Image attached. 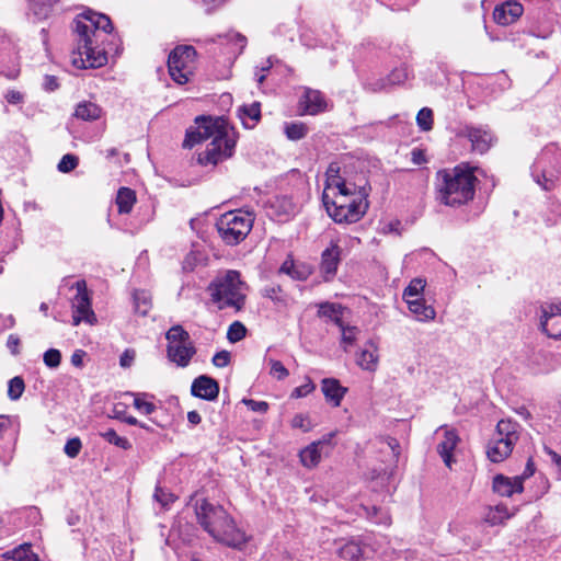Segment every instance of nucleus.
Returning a JSON list of instances; mask_svg holds the SVG:
<instances>
[{"label": "nucleus", "instance_id": "nucleus-55", "mask_svg": "<svg viewBox=\"0 0 561 561\" xmlns=\"http://www.w3.org/2000/svg\"><path fill=\"white\" fill-rule=\"evenodd\" d=\"M433 127V112L428 107H423V130H431Z\"/></svg>", "mask_w": 561, "mask_h": 561}, {"label": "nucleus", "instance_id": "nucleus-43", "mask_svg": "<svg viewBox=\"0 0 561 561\" xmlns=\"http://www.w3.org/2000/svg\"><path fill=\"white\" fill-rule=\"evenodd\" d=\"M43 360L49 368H57L61 362V354L56 348H49L44 353Z\"/></svg>", "mask_w": 561, "mask_h": 561}, {"label": "nucleus", "instance_id": "nucleus-24", "mask_svg": "<svg viewBox=\"0 0 561 561\" xmlns=\"http://www.w3.org/2000/svg\"><path fill=\"white\" fill-rule=\"evenodd\" d=\"M238 115L244 127L253 128L261 118V105L259 102L243 105L239 108Z\"/></svg>", "mask_w": 561, "mask_h": 561}, {"label": "nucleus", "instance_id": "nucleus-16", "mask_svg": "<svg viewBox=\"0 0 561 561\" xmlns=\"http://www.w3.org/2000/svg\"><path fill=\"white\" fill-rule=\"evenodd\" d=\"M191 391L195 397L211 401L218 397L219 385L215 379L203 375L194 379Z\"/></svg>", "mask_w": 561, "mask_h": 561}, {"label": "nucleus", "instance_id": "nucleus-13", "mask_svg": "<svg viewBox=\"0 0 561 561\" xmlns=\"http://www.w3.org/2000/svg\"><path fill=\"white\" fill-rule=\"evenodd\" d=\"M167 353L171 362L180 367H186L195 355L196 350L190 339L188 341L168 344Z\"/></svg>", "mask_w": 561, "mask_h": 561}, {"label": "nucleus", "instance_id": "nucleus-63", "mask_svg": "<svg viewBox=\"0 0 561 561\" xmlns=\"http://www.w3.org/2000/svg\"><path fill=\"white\" fill-rule=\"evenodd\" d=\"M335 434V432L325 434L321 439L317 440L316 443H319V447L322 449L323 446L331 445Z\"/></svg>", "mask_w": 561, "mask_h": 561}, {"label": "nucleus", "instance_id": "nucleus-23", "mask_svg": "<svg viewBox=\"0 0 561 561\" xmlns=\"http://www.w3.org/2000/svg\"><path fill=\"white\" fill-rule=\"evenodd\" d=\"M403 300L412 313L421 311V278H414L403 293Z\"/></svg>", "mask_w": 561, "mask_h": 561}, {"label": "nucleus", "instance_id": "nucleus-59", "mask_svg": "<svg viewBox=\"0 0 561 561\" xmlns=\"http://www.w3.org/2000/svg\"><path fill=\"white\" fill-rule=\"evenodd\" d=\"M44 88L47 91H54L58 88L57 79L54 76H46L44 79Z\"/></svg>", "mask_w": 561, "mask_h": 561}, {"label": "nucleus", "instance_id": "nucleus-42", "mask_svg": "<svg viewBox=\"0 0 561 561\" xmlns=\"http://www.w3.org/2000/svg\"><path fill=\"white\" fill-rule=\"evenodd\" d=\"M79 159L77 156L67 153L59 161L57 169L61 173H68L77 168Z\"/></svg>", "mask_w": 561, "mask_h": 561}, {"label": "nucleus", "instance_id": "nucleus-53", "mask_svg": "<svg viewBox=\"0 0 561 561\" xmlns=\"http://www.w3.org/2000/svg\"><path fill=\"white\" fill-rule=\"evenodd\" d=\"M536 182L546 191H551L556 187V181L547 178L546 174L537 176Z\"/></svg>", "mask_w": 561, "mask_h": 561}, {"label": "nucleus", "instance_id": "nucleus-26", "mask_svg": "<svg viewBox=\"0 0 561 561\" xmlns=\"http://www.w3.org/2000/svg\"><path fill=\"white\" fill-rule=\"evenodd\" d=\"M103 114L102 108L92 102L79 103L75 111V116L82 121H96Z\"/></svg>", "mask_w": 561, "mask_h": 561}, {"label": "nucleus", "instance_id": "nucleus-31", "mask_svg": "<svg viewBox=\"0 0 561 561\" xmlns=\"http://www.w3.org/2000/svg\"><path fill=\"white\" fill-rule=\"evenodd\" d=\"M308 133V127L301 122L288 123L285 125V134L289 140H300Z\"/></svg>", "mask_w": 561, "mask_h": 561}, {"label": "nucleus", "instance_id": "nucleus-61", "mask_svg": "<svg viewBox=\"0 0 561 561\" xmlns=\"http://www.w3.org/2000/svg\"><path fill=\"white\" fill-rule=\"evenodd\" d=\"M134 360V353L125 351L121 356L119 363L122 367H129Z\"/></svg>", "mask_w": 561, "mask_h": 561}, {"label": "nucleus", "instance_id": "nucleus-27", "mask_svg": "<svg viewBox=\"0 0 561 561\" xmlns=\"http://www.w3.org/2000/svg\"><path fill=\"white\" fill-rule=\"evenodd\" d=\"M136 203V194L128 187H121L116 196V205L119 214H129Z\"/></svg>", "mask_w": 561, "mask_h": 561}, {"label": "nucleus", "instance_id": "nucleus-56", "mask_svg": "<svg viewBox=\"0 0 561 561\" xmlns=\"http://www.w3.org/2000/svg\"><path fill=\"white\" fill-rule=\"evenodd\" d=\"M383 444L386 445L387 449L390 450V453L392 454V457L393 458H397L398 455H399V443L397 442V439L394 438H387Z\"/></svg>", "mask_w": 561, "mask_h": 561}, {"label": "nucleus", "instance_id": "nucleus-8", "mask_svg": "<svg viewBox=\"0 0 561 561\" xmlns=\"http://www.w3.org/2000/svg\"><path fill=\"white\" fill-rule=\"evenodd\" d=\"M254 218L252 214L232 210L221 215L216 228L221 240L228 245L239 244L250 233Z\"/></svg>", "mask_w": 561, "mask_h": 561}, {"label": "nucleus", "instance_id": "nucleus-20", "mask_svg": "<svg viewBox=\"0 0 561 561\" xmlns=\"http://www.w3.org/2000/svg\"><path fill=\"white\" fill-rule=\"evenodd\" d=\"M378 347L373 341H369L365 348L357 355L356 364L364 370L375 371L378 367Z\"/></svg>", "mask_w": 561, "mask_h": 561}, {"label": "nucleus", "instance_id": "nucleus-37", "mask_svg": "<svg viewBox=\"0 0 561 561\" xmlns=\"http://www.w3.org/2000/svg\"><path fill=\"white\" fill-rule=\"evenodd\" d=\"M512 517V514L508 512L505 505H497L492 508L488 515V520L492 525L501 524L504 520Z\"/></svg>", "mask_w": 561, "mask_h": 561}, {"label": "nucleus", "instance_id": "nucleus-36", "mask_svg": "<svg viewBox=\"0 0 561 561\" xmlns=\"http://www.w3.org/2000/svg\"><path fill=\"white\" fill-rule=\"evenodd\" d=\"M165 339L168 340V344H174L178 342L188 341L190 334L182 325L176 324L169 329L165 334Z\"/></svg>", "mask_w": 561, "mask_h": 561}, {"label": "nucleus", "instance_id": "nucleus-46", "mask_svg": "<svg viewBox=\"0 0 561 561\" xmlns=\"http://www.w3.org/2000/svg\"><path fill=\"white\" fill-rule=\"evenodd\" d=\"M291 426L294 428H300L304 432H309L313 424L307 414H296L291 420Z\"/></svg>", "mask_w": 561, "mask_h": 561}, {"label": "nucleus", "instance_id": "nucleus-40", "mask_svg": "<svg viewBox=\"0 0 561 561\" xmlns=\"http://www.w3.org/2000/svg\"><path fill=\"white\" fill-rule=\"evenodd\" d=\"M268 366H270V375L277 379V380H284L289 376L288 369L283 365L282 362L277 359H268Z\"/></svg>", "mask_w": 561, "mask_h": 561}, {"label": "nucleus", "instance_id": "nucleus-64", "mask_svg": "<svg viewBox=\"0 0 561 561\" xmlns=\"http://www.w3.org/2000/svg\"><path fill=\"white\" fill-rule=\"evenodd\" d=\"M187 421L191 425H197L201 423L202 417L197 411H190L187 413Z\"/></svg>", "mask_w": 561, "mask_h": 561}, {"label": "nucleus", "instance_id": "nucleus-29", "mask_svg": "<svg viewBox=\"0 0 561 561\" xmlns=\"http://www.w3.org/2000/svg\"><path fill=\"white\" fill-rule=\"evenodd\" d=\"M134 400V407L141 413L149 415L156 411V405L148 401L149 394L146 392L129 393Z\"/></svg>", "mask_w": 561, "mask_h": 561}, {"label": "nucleus", "instance_id": "nucleus-47", "mask_svg": "<svg viewBox=\"0 0 561 561\" xmlns=\"http://www.w3.org/2000/svg\"><path fill=\"white\" fill-rule=\"evenodd\" d=\"M408 79V71L405 68L394 69L388 77L389 87L403 83Z\"/></svg>", "mask_w": 561, "mask_h": 561}, {"label": "nucleus", "instance_id": "nucleus-11", "mask_svg": "<svg viewBox=\"0 0 561 561\" xmlns=\"http://www.w3.org/2000/svg\"><path fill=\"white\" fill-rule=\"evenodd\" d=\"M437 435L442 434L440 440L437 444V453L440 456L443 462L448 469H453V466L457 462L454 451L460 443V437L456 430L448 426H442L436 432Z\"/></svg>", "mask_w": 561, "mask_h": 561}, {"label": "nucleus", "instance_id": "nucleus-54", "mask_svg": "<svg viewBox=\"0 0 561 561\" xmlns=\"http://www.w3.org/2000/svg\"><path fill=\"white\" fill-rule=\"evenodd\" d=\"M20 337L15 334H11L8 337L7 346L11 351L13 355H18L20 353L19 346H20Z\"/></svg>", "mask_w": 561, "mask_h": 561}, {"label": "nucleus", "instance_id": "nucleus-48", "mask_svg": "<svg viewBox=\"0 0 561 561\" xmlns=\"http://www.w3.org/2000/svg\"><path fill=\"white\" fill-rule=\"evenodd\" d=\"M314 388H316L314 383L308 378L304 385L296 387L293 390L290 397L296 398V399L306 397L310 392H312L314 390Z\"/></svg>", "mask_w": 561, "mask_h": 561}, {"label": "nucleus", "instance_id": "nucleus-34", "mask_svg": "<svg viewBox=\"0 0 561 561\" xmlns=\"http://www.w3.org/2000/svg\"><path fill=\"white\" fill-rule=\"evenodd\" d=\"M101 436L110 444H113L122 449L127 450L131 448L129 440L126 437L117 435V433L112 428L101 433Z\"/></svg>", "mask_w": 561, "mask_h": 561}, {"label": "nucleus", "instance_id": "nucleus-7", "mask_svg": "<svg viewBox=\"0 0 561 561\" xmlns=\"http://www.w3.org/2000/svg\"><path fill=\"white\" fill-rule=\"evenodd\" d=\"M519 439V424L510 419L497 422L493 437L486 445V457L499 463L508 458Z\"/></svg>", "mask_w": 561, "mask_h": 561}, {"label": "nucleus", "instance_id": "nucleus-15", "mask_svg": "<svg viewBox=\"0 0 561 561\" xmlns=\"http://www.w3.org/2000/svg\"><path fill=\"white\" fill-rule=\"evenodd\" d=\"M492 488L496 494L510 497L515 493H522L524 491L523 478L496 474L493 478Z\"/></svg>", "mask_w": 561, "mask_h": 561}, {"label": "nucleus", "instance_id": "nucleus-4", "mask_svg": "<svg viewBox=\"0 0 561 561\" xmlns=\"http://www.w3.org/2000/svg\"><path fill=\"white\" fill-rule=\"evenodd\" d=\"M195 514L201 526L217 541L240 548L248 541L247 535L236 527L225 508L207 500L197 501Z\"/></svg>", "mask_w": 561, "mask_h": 561}, {"label": "nucleus", "instance_id": "nucleus-1", "mask_svg": "<svg viewBox=\"0 0 561 561\" xmlns=\"http://www.w3.org/2000/svg\"><path fill=\"white\" fill-rule=\"evenodd\" d=\"M368 181L346 179L340 174L336 163H331L327 171V181L322 202L328 215L337 224L358 221L368 209Z\"/></svg>", "mask_w": 561, "mask_h": 561}, {"label": "nucleus", "instance_id": "nucleus-28", "mask_svg": "<svg viewBox=\"0 0 561 561\" xmlns=\"http://www.w3.org/2000/svg\"><path fill=\"white\" fill-rule=\"evenodd\" d=\"M135 312L145 317L152 307L151 295L146 290H135L133 294Z\"/></svg>", "mask_w": 561, "mask_h": 561}, {"label": "nucleus", "instance_id": "nucleus-22", "mask_svg": "<svg viewBox=\"0 0 561 561\" xmlns=\"http://www.w3.org/2000/svg\"><path fill=\"white\" fill-rule=\"evenodd\" d=\"M300 105L305 113L314 115L325 108V101L319 91L308 89L300 100Z\"/></svg>", "mask_w": 561, "mask_h": 561}, {"label": "nucleus", "instance_id": "nucleus-50", "mask_svg": "<svg viewBox=\"0 0 561 561\" xmlns=\"http://www.w3.org/2000/svg\"><path fill=\"white\" fill-rule=\"evenodd\" d=\"M389 87L387 78L373 79L366 83V89L371 92H379L387 90Z\"/></svg>", "mask_w": 561, "mask_h": 561}, {"label": "nucleus", "instance_id": "nucleus-60", "mask_svg": "<svg viewBox=\"0 0 561 561\" xmlns=\"http://www.w3.org/2000/svg\"><path fill=\"white\" fill-rule=\"evenodd\" d=\"M534 473H535V465H534L533 460L529 459L526 463V468H525L523 474L516 476V477L523 478V482H524L527 478L531 477Z\"/></svg>", "mask_w": 561, "mask_h": 561}, {"label": "nucleus", "instance_id": "nucleus-58", "mask_svg": "<svg viewBox=\"0 0 561 561\" xmlns=\"http://www.w3.org/2000/svg\"><path fill=\"white\" fill-rule=\"evenodd\" d=\"M85 353L82 350H77L71 355V364L76 367H80L83 364V357Z\"/></svg>", "mask_w": 561, "mask_h": 561}, {"label": "nucleus", "instance_id": "nucleus-14", "mask_svg": "<svg viewBox=\"0 0 561 561\" xmlns=\"http://www.w3.org/2000/svg\"><path fill=\"white\" fill-rule=\"evenodd\" d=\"M524 8L519 2L507 1L501 5L495 7L493 11V19L500 25H510L522 16Z\"/></svg>", "mask_w": 561, "mask_h": 561}, {"label": "nucleus", "instance_id": "nucleus-19", "mask_svg": "<svg viewBox=\"0 0 561 561\" xmlns=\"http://www.w3.org/2000/svg\"><path fill=\"white\" fill-rule=\"evenodd\" d=\"M279 273L286 274L295 280H306L311 275L312 268L309 264L287 257L280 265Z\"/></svg>", "mask_w": 561, "mask_h": 561}, {"label": "nucleus", "instance_id": "nucleus-51", "mask_svg": "<svg viewBox=\"0 0 561 561\" xmlns=\"http://www.w3.org/2000/svg\"><path fill=\"white\" fill-rule=\"evenodd\" d=\"M242 403L245 404L253 412L265 413L268 410V404L265 401L243 399Z\"/></svg>", "mask_w": 561, "mask_h": 561}, {"label": "nucleus", "instance_id": "nucleus-62", "mask_svg": "<svg viewBox=\"0 0 561 561\" xmlns=\"http://www.w3.org/2000/svg\"><path fill=\"white\" fill-rule=\"evenodd\" d=\"M11 421L5 415H0V439L3 437L4 433L10 428Z\"/></svg>", "mask_w": 561, "mask_h": 561}, {"label": "nucleus", "instance_id": "nucleus-5", "mask_svg": "<svg viewBox=\"0 0 561 561\" xmlns=\"http://www.w3.org/2000/svg\"><path fill=\"white\" fill-rule=\"evenodd\" d=\"M476 181L472 169L466 165L437 172L436 186L440 202L448 206L468 203L474 196Z\"/></svg>", "mask_w": 561, "mask_h": 561}, {"label": "nucleus", "instance_id": "nucleus-30", "mask_svg": "<svg viewBox=\"0 0 561 561\" xmlns=\"http://www.w3.org/2000/svg\"><path fill=\"white\" fill-rule=\"evenodd\" d=\"M341 310L342 307L340 305L324 302L319 306V316L327 317L334 321L337 327H342Z\"/></svg>", "mask_w": 561, "mask_h": 561}, {"label": "nucleus", "instance_id": "nucleus-21", "mask_svg": "<svg viewBox=\"0 0 561 561\" xmlns=\"http://www.w3.org/2000/svg\"><path fill=\"white\" fill-rule=\"evenodd\" d=\"M322 392L333 407H339L347 391L345 387H342L340 381L334 378H325L322 380Z\"/></svg>", "mask_w": 561, "mask_h": 561}, {"label": "nucleus", "instance_id": "nucleus-39", "mask_svg": "<svg viewBox=\"0 0 561 561\" xmlns=\"http://www.w3.org/2000/svg\"><path fill=\"white\" fill-rule=\"evenodd\" d=\"M342 331V339L341 343L343 345V348L345 351L348 350L350 346H352L355 341L358 333V329L356 327H345L342 322V327H339Z\"/></svg>", "mask_w": 561, "mask_h": 561}, {"label": "nucleus", "instance_id": "nucleus-6", "mask_svg": "<svg viewBox=\"0 0 561 561\" xmlns=\"http://www.w3.org/2000/svg\"><path fill=\"white\" fill-rule=\"evenodd\" d=\"M211 300L218 309L240 311L247 297L248 286L241 280L240 273L234 270L218 275L209 285Z\"/></svg>", "mask_w": 561, "mask_h": 561}, {"label": "nucleus", "instance_id": "nucleus-44", "mask_svg": "<svg viewBox=\"0 0 561 561\" xmlns=\"http://www.w3.org/2000/svg\"><path fill=\"white\" fill-rule=\"evenodd\" d=\"M153 497L158 503L161 504L162 507H168L171 503L175 501V496L173 493L159 486L156 488Z\"/></svg>", "mask_w": 561, "mask_h": 561}, {"label": "nucleus", "instance_id": "nucleus-33", "mask_svg": "<svg viewBox=\"0 0 561 561\" xmlns=\"http://www.w3.org/2000/svg\"><path fill=\"white\" fill-rule=\"evenodd\" d=\"M11 558L15 561H39V558L31 549L30 545H22L11 552Z\"/></svg>", "mask_w": 561, "mask_h": 561}, {"label": "nucleus", "instance_id": "nucleus-52", "mask_svg": "<svg viewBox=\"0 0 561 561\" xmlns=\"http://www.w3.org/2000/svg\"><path fill=\"white\" fill-rule=\"evenodd\" d=\"M231 355L228 351H220L216 353L211 359L216 367L222 368L229 365Z\"/></svg>", "mask_w": 561, "mask_h": 561}, {"label": "nucleus", "instance_id": "nucleus-12", "mask_svg": "<svg viewBox=\"0 0 561 561\" xmlns=\"http://www.w3.org/2000/svg\"><path fill=\"white\" fill-rule=\"evenodd\" d=\"M541 329L552 339H561V302L541 308Z\"/></svg>", "mask_w": 561, "mask_h": 561}, {"label": "nucleus", "instance_id": "nucleus-10", "mask_svg": "<svg viewBox=\"0 0 561 561\" xmlns=\"http://www.w3.org/2000/svg\"><path fill=\"white\" fill-rule=\"evenodd\" d=\"M73 287L77 294L71 299L72 309V324L79 325L84 322L90 325H94L98 322L96 316L92 309L91 296L88 291L85 280H78Z\"/></svg>", "mask_w": 561, "mask_h": 561}, {"label": "nucleus", "instance_id": "nucleus-3", "mask_svg": "<svg viewBox=\"0 0 561 561\" xmlns=\"http://www.w3.org/2000/svg\"><path fill=\"white\" fill-rule=\"evenodd\" d=\"M207 139L211 141L205 151L201 152L197 161L202 165H216L233 153L236 137L233 129L222 117L198 116L195 126L186 130L184 148H193Z\"/></svg>", "mask_w": 561, "mask_h": 561}, {"label": "nucleus", "instance_id": "nucleus-25", "mask_svg": "<svg viewBox=\"0 0 561 561\" xmlns=\"http://www.w3.org/2000/svg\"><path fill=\"white\" fill-rule=\"evenodd\" d=\"M321 455L322 449L319 447V443L312 442L300 451L299 457L302 466L311 469L319 465Z\"/></svg>", "mask_w": 561, "mask_h": 561}, {"label": "nucleus", "instance_id": "nucleus-45", "mask_svg": "<svg viewBox=\"0 0 561 561\" xmlns=\"http://www.w3.org/2000/svg\"><path fill=\"white\" fill-rule=\"evenodd\" d=\"M82 448V443L79 437H73L67 440L64 451L69 458H76Z\"/></svg>", "mask_w": 561, "mask_h": 561}, {"label": "nucleus", "instance_id": "nucleus-17", "mask_svg": "<svg viewBox=\"0 0 561 561\" xmlns=\"http://www.w3.org/2000/svg\"><path fill=\"white\" fill-rule=\"evenodd\" d=\"M466 134L470 142L472 144L473 150L479 153H484L493 145L494 138L492 134L483 128L468 127Z\"/></svg>", "mask_w": 561, "mask_h": 561}, {"label": "nucleus", "instance_id": "nucleus-2", "mask_svg": "<svg viewBox=\"0 0 561 561\" xmlns=\"http://www.w3.org/2000/svg\"><path fill=\"white\" fill-rule=\"evenodd\" d=\"M75 23L77 48L72 53L73 66L80 69L104 66L107 62V54L101 44L113 30L110 18L88 11L79 15Z\"/></svg>", "mask_w": 561, "mask_h": 561}, {"label": "nucleus", "instance_id": "nucleus-35", "mask_svg": "<svg viewBox=\"0 0 561 561\" xmlns=\"http://www.w3.org/2000/svg\"><path fill=\"white\" fill-rule=\"evenodd\" d=\"M56 2L57 0H37L31 4V10L38 19H45Z\"/></svg>", "mask_w": 561, "mask_h": 561}, {"label": "nucleus", "instance_id": "nucleus-9", "mask_svg": "<svg viewBox=\"0 0 561 561\" xmlns=\"http://www.w3.org/2000/svg\"><path fill=\"white\" fill-rule=\"evenodd\" d=\"M196 50L193 46H178L169 55L168 68L171 78L179 84L188 82L195 69Z\"/></svg>", "mask_w": 561, "mask_h": 561}, {"label": "nucleus", "instance_id": "nucleus-49", "mask_svg": "<svg viewBox=\"0 0 561 561\" xmlns=\"http://www.w3.org/2000/svg\"><path fill=\"white\" fill-rule=\"evenodd\" d=\"M263 296L264 297H267L274 301H278V302H283L284 299L282 297V288L280 286L278 285H272V286H266L264 289H263Z\"/></svg>", "mask_w": 561, "mask_h": 561}, {"label": "nucleus", "instance_id": "nucleus-57", "mask_svg": "<svg viewBox=\"0 0 561 561\" xmlns=\"http://www.w3.org/2000/svg\"><path fill=\"white\" fill-rule=\"evenodd\" d=\"M22 94L19 91L11 90L5 94V100L11 104H19L22 102Z\"/></svg>", "mask_w": 561, "mask_h": 561}, {"label": "nucleus", "instance_id": "nucleus-32", "mask_svg": "<svg viewBox=\"0 0 561 561\" xmlns=\"http://www.w3.org/2000/svg\"><path fill=\"white\" fill-rule=\"evenodd\" d=\"M340 558L348 561H356L362 556V548L356 542H347L339 549Z\"/></svg>", "mask_w": 561, "mask_h": 561}, {"label": "nucleus", "instance_id": "nucleus-41", "mask_svg": "<svg viewBox=\"0 0 561 561\" xmlns=\"http://www.w3.org/2000/svg\"><path fill=\"white\" fill-rule=\"evenodd\" d=\"M24 381L21 377H14L9 381L8 396L12 400H18L24 391Z\"/></svg>", "mask_w": 561, "mask_h": 561}, {"label": "nucleus", "instance_id": "nucleus-18", "mask_svg": "<svg viewBox=\"0 0 561 561\" xmlns=\"http://www.w3.org/2000/svg\"><path fill=\"white\" fill-rule=\"evenodd\" d=\"M341 249L336 242H332L321 255V271L325 274L327 278L335 275L337 265L340 263Z\"/></svg>", "mask_w": 561, "mask_h": 561}, {"label": "nucleus", "instance_id": "nucleus-38", "mask_svg": "<svg viewBox=\"0 0 561 561\" xmlns=\"http://www.w3.org/2000/svg\"><path fill=\"white\" fill-rule=\"evenodd\" d=\"M247 334V328L239 321L231 323L227 331V339L231 343H237L244 339Z\"/></svg>", "mask_w": 561, "mask_h": 561}]
</instances>
